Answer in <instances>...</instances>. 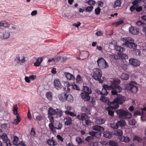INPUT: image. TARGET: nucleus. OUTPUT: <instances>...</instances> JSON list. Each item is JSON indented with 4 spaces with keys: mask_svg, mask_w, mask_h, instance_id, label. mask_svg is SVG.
Here are the masks:
<instances>
[{
    "mask_svg": "<svg viewBox=\"0 0 146 146\" xmlns=\"http://www.w3.org/2000/svg\"><path fill=\"white\" fill-rule=\"evenodd\" d=\"M141 2V0H135L132 3V4L133 5L130 7V10L131 11L133 12L134 11L135 7L137 6H138L139 5L138 4L140 3Z\"/></svg>",
    "mask_w": 146,
    "mask_h": 146,
    "instance_id": "obj_20",
    "label": "nucleus"
},
{
    "mask_svg": "<svg viewBox=\"0 0 146 146\" xmlns=\"http://www.w3.org/2000/svg\"><path fill=\"white\" fill-rule=\"evenodd\" d=\"M44 119V117L43 115H38L36 116L35 120L37 121H41Z\"/></svg>",
    "mask_w": 146,
    "mask_h": 146,
    "instance_id": "obj_46",
    "label": "nucleus"
},
{
    "mask_svg": "<svg viewBox=\"0 0 146 146\" xmlns=\"http://www.w3.org/2000/svg\"><path fill=\"white\" fill-rule=\"evenodd\" d=\"M87 3L89 5L91 6L95 5L96 4V2L93 0H90L88 1Z\"/></svg>",
    "mask_w": 146,
    "mask_h": 146,
    "instance_id": "obj_54",
    "label": "nucleus"
},
{
    "mask_svg": "<svg viewBox=\"0 0 146 146\" xmlns=\"http://www.w3.org/2000/svg\"><path fill=\"white\" fill-rule=\"evenodd\" d=\"M117 123L118 124V127L119 126L121 127H122L124 126L126 124L125 121L123 120L118 121Z\"/></svg>",
    "mask_w": 146,
    "mask_h": 146,
    "instance_id": "obj_33",
    "label": "nucleus"
},
{
    "mask_svg": "<svg viewBox=\"0 0 146 146\" xmlns=\"http://www.w3.org/2000/svg\"><path fill=\"white\" fill-rule=\"evenodd\" d=\"M108 104L109 106L108 107H110L111 109L114 110L115 109H117L119 107V105L117 102H115L114 99L113 102H108Z\"/></svg>",
    "mask_w": 146,
    "mask_h": 146,
    "instance_id": "obj_11",
    "label": "nucleus"
},
{
    "mask_svg": "<svg viewBox=\"0 0 146 146\" xmlns=\"http://www.w3.org/2000/svg\"><path fill=\"white\" fill-rule=\"evenodd\" d=\"M19 138L16 136H15L14 137L13 140V143L14 145L16 146H18L19 142L18 141H19Z\"/></svg>",
    "mask_w": 146,
    "mask_h": 146,
    "instance_id": "obj_39",
    "label": "nucleus"
},
{
    "mask_svg": "<svg viewBox=\"0 0 146 146\" xmlns=\"http://www.w3.org/2000/svg\"><path fill=\"white\" fill-rule=\"evenodd\" d=\"M89 105L91 106H93L96 104L95 100L93 98H91L90 101L89 102Z\"/></svg>",
    "mask_w": 146,
    "mask_h": 146,
    "instance_id": "obj_51",
    "label": "nucleus"
},
{
    "mask_svg": "<svg viewBox=\"0 0 146 146\" xmlns=\"http://www.w3.org/2000/svg\"><path fill=\"white\" fill-rule=\"evenodd\" d=\"M106 110L108 111L109 115L112 117L114 116V111L113 110V109H111L110 107H107Z\"/></svg>",
    "mask_w": 146,
    "mask_h": 146,
    "instance_id": "obj_35",
    "label": "nucleus"
},
{
    "mask_svg": "<svg viewBox=\"0 0 146 146\" xmlns=\"http://www.w3.org/2000/svg\"><path fill=\"white\" fill-rule=\"evenodd\" d=\"M3 38L4 39L9 38L10 36V33L8 32H4L3 33Z\"/></svg>",
    "mask_w": 146,
    "mask_h": 146,
    "instance_id": "obj_40",
    "label": "nucleus"
},
{
    "mask_svg": "<svg viewBox=\"0 0 146 146\" xmlns=\"http://www.w3.org/2000/svg\"><path fill=\"white\" fill-rule=\"evenodd\" d=\"M83 92L90 94L92 93V91L90 88L87 86H84L83 88Z\"/></svg>",
    "mask_w": 146,
    "mask_h": 146,
    "instance_id": "obj_26",
    "label": "nucleus"
},
{
    "mask_svg": "<svg viewBox=\"0 0 146 146\" xmlns=\"http://www.w3.org/2000/svg\"><path fill=\"white\" fill-rule=\"evenodd\" d=\"M57 137L58 139L60 140L61 142H62L63 141V139L62 137L59 135H57Z\"/></svg>",
    "mask_w": 146,
    "mask_h": 146,
    "instance_id": "obj_63",
    "label": "nucleus"
},
{
    "mask_svg": "<svg viewBox=\"0 0 146 146\" xmlns=\"http://www.w3.org/2000/svg\"><path fill=\"white\" fill-rule=\"evenodd\" d=\"M107 99L105 97L101 96L100 98V100L103 102H106L107 101Z\"/></svg>",
    "mask_w": 146,
    "mask_h": 146,
    "instance_id": "obj_60",
    "label": "nucleus"
},
{
    "mask_svg": "<svg viewBox=\"0 0 146 146\" xmlns=\"http://www.w3.org/2000/svg\"><path fill=\"white\" fill-rule=\"evenodd\" d=\"M47 144L50 145L54 146L56 145V143L53 139H49L47 141Z\"/></svg>",
    "mask_w": 146,
    "mask_h": 146,
    "instance_id": "obj_37",
    "label": "nucleus"
},
{
    "mask_svg": "<svg viewBox=\"0 0 146 146\" xmlns=\"http://www.w3.org/2000/svg\"><path fill=\"white\" fill-rule=\"evenodd\" d=\"M64 98H63V96L61 94H60L58 96V97L59 99V100L61 102H64L66 101L65 99V98L64 96Z\"/></svg>",
    "mask_w": 146,
    "mask_h": 146,
    "instance_id": "obj_59",
    "label": "nucleus"
},
{
    "mask_svg": "<svg viewBox=\"0 0 146 146\" xmlns=\"http://www.w3.org/2000/svg\"><path fill=\"white\" fill-rule=\"evenodd\" d=\"M136 24L139 26H141L143 27L145 25V23H144L140 21H137L136 22Z\"/></svg>",
    "mask_w": 146,
    "mask_h": 146,
    "instance_id": "obj_53",
    "label": "nucleus"
},
{
    "mask_svg": "<svg viewBox=\"0 0 146 146\" xmlns=\"http://www.w3.org/2000/svg\"><path fill=\"white\" fill-rule=\"evenodd\" d=\"M64 97L65 98V100H67L69 102L72 103L73 102V98L71 95L68 96L65 93L64 94Z\"/></svg>",
    "mask_w": 146,
    "mask_h": 146,
    "instance_id": "obj_25",
    "label": "nucleus"
},
{
    "mask_svg": "<svg viewBox=\"0 0 146 146\" xmlns=\"http://www.w3.org/2000/svg\"><path fill=\"white\" fill-rule=\"evenodd\" d=\"M137 84L135 82L130 81L127 84L125 87L126 90L131 91L132 93L137 92L138 88L137 86Z\"/></svg>",
    "mask_w": 146,
    "mask_h": 146,
    "instance_id": "obj_6",
    "label": "nucleus"
},
{
    "mask_svg": "<svg viewBox=\"0 0 146 146\" xmlns=\"http://www.w3.org/2000/svg\"><path fill=\"white\" fill-rule=\"evenodd\" d=\"M90 94L82 92L80 94L81 98L84 101H88L90 100Z\"/></svg>",
    "mask_w": 146,
    "mask_h": 146,
    "instance_id": "obj_17",
    "label": "nucleus"
},
{
    "mask_svg": "<svg viewBox=\"0 0 146 146\" xmlns=\"http://www.w3.org/2000/svg\"><path fill=\"white\" fill-rule=\"evenodd\" d=\"M2 139L3 144H8L9 143H11L10 140L8 138L7 136L6 133H3L1 135L0 139Z\"/></svg>",
    "mask_w": 146,
    "mask_h": 146,
    "instance_id": "obj_13",
    "label": "nucleus"
},
{
    "mask_svg": "<svg viewBox=\"0 0 146 146\" xmlns=\"http://www.w3.org/2000/svg\"><path fill=\"white\" fill-rule=\"evenodd\" d=\"M64 122L65 125H70L72 124V120L70 117L67 116L64 118Z\"/></svg>",
    "mask_w": 146,
    "mask_h": 146,
    "instance_id": "obj_19",
    "label": "nucleus"
},
{
    "mask_svg": "<svg viewBox=\"0 0 146 146\" xmlns=\"http://www.w3.org/2000/svg\"><path fill=\"white\" fill-rule=\"evenodd\" d=\"M103 88L102 89V95H107L108 93V91L110 90V88L111 86L105 84L103 85Z\"/></svg>",
    "mask_w": 146,
    "mask_h": 146,
    "instance_id": "obj_10",
    "label": "nucleus"
},
{
    "mask_svg": "<svg viewBox=\"0 0 146 146\" xmlns=\"http://www.w3.org/2000/svg\"><path fill=\"white\" fill-rule=\"evenodd\" d=\"M133 140H136L138 142H140L142 140V139L138 136H135Z\"/></svg>",
    "mask_w": 146,
    "mask_h": 146,
    "instance_id": "obj_62",
    "label": "nucleus"
},
{
    "mask_svg": "<svg viewBox=\"0 0 146 146\" xmlns=\"http://www.w3.org/2000/svg\"><path fill=\"white\" fill-rule=\"evenodd\" d=\"M105 122V120L102 118H99L96 120V123L98 124H104Z\"/></svg>",
    "mask_w": 146,
    "mask_h": 146,
    "instance_id": "obj_41",
    "label": "nucleus"
},
{
    "mask_svg": "<svg viewBox=\"0 0 146 146\" xmlns=\"http://www.w3.org/2000/svg\"><path fill=\"white\" fill-rule=\"evenodd\" d=\"M123 134L122 130L118 129L115 131V134L118 136H121Z\"/></svg>",
    "mask_w": 146,
    "mask_h": 146,
    "instance_id": "obj_38",
    "label": "nucleus"
},
{
    "mask_svg": "<svg viewBox=\"0 0 146 146\" xmlns=\"http://www.w3.org/2000/svg\"><path fill=\"white\" fill-rule=\"evenodd\" d=\"M92 129L94 130L100 131L101 132H103L104 131L103 127L98 125L94 126Z\"/></svg>",
    "mask_w": 146,
    "mask_h": 146,
    "instance_id": "obj_24",
    "label": "nucleus"
},
{
    "mask_svg": "<svg viewBox=\"0 0 146 146\" xmlns=\"http://www.w3.org/2000/svg\"><path fill=\"white\" fill-rule=\"evenodd\" d=\"M134 10H136L137 12H139L142 10V8L141 6H137L135 7Z\"/></svg>",
    "mask_w": 146,
    "mask_h": 146,
    "instance_id": "obj_55",
    "label": "nucleus"
},
{
    "mask_svg": "<svg viewBox=\"0 0 146 146\" xmlns=\"http://www.w3.org/2000/svg\"><path fill=\"white\" fill-rule=\"evenodd\" d=\"M94 7L92 6L88 7L86 8L85 10L86 12H90L93 9Z\"/></svg>",
    "mask_w": 146,
    "mask_h": 146,
    "instance_id": "obj_56",
    "label": "nucleus"
},
{
    "mask_svg": "<svg viewBox=\"0 0 146 146\" xmlns=\"http://www.w3.org/2000/svg\"><path fill=\"white\" fill-rule=\"evenodd\" d=\"M101 12V9L99 7H98L95 10V13L97 15L100 14Z\"/></svg>",
    "mask_w": 146,
    "mask_h": 146,
    "instance_id": "obj_58",
    "label": "nucleus"
},
{
    "mask_svg": "<svg viewBox=\"0 0 146 146\" xmlns=\"http://www.w3.org/2000/svg\"><path fill=\"white\" fill-rule=\"evenodd\" d=\"M94 139V138L91 136H88L85 139V140L88 142H91Z\"/></svg>",
    "mask_w": 146,
    "mask_h": 146,
    "instance_id": "obj_44",
    "label": "nucleus"
},
{
    "mask_svg": "<svg viewBox=\"0 0 146 146\" xmlns=\"http://www.w3.org/2000/svg\"><path fill=\"white\" fill-rule=\"evenodd\" d=\"M76 141L78 145H81L84 142V140L80 137H77L76 138Z\"/></svg>",
    "mask_w": 146,
    "mask_h": 146,
    "instance_id": "obj_36",
    "label": "nucleus"
},
{
    "mask_svg": "<svg viewBox=\"0 0 146 146\" xmlns=\"http://www.w3.org/2000/svg\"><path fill=\"white\" fill-rule=\"evenodd\" d=\"M64 74L66 77V78L68 80H75V78L71 74L67 72H65Z\"/></svg>",
    "mask_w": 146,
    "mask_h": 146,
    "instance_id": "obj_23",
    "label": "nucleus"
},
{
    "mask_svg": "<svg viewBox=\"0 0 146 146\" xmlns=\"http://www.w3.org/2000/svg\"><path fill=\"white\" fill-rule=\"evenodd\" d=\"M114 48L116 50L121 52H122L125 50V49L124 48L117 45L114 46Z\"/></svg>",
    "mask_w": 146,
    "mask_h": 146,
    "instance_id": "obj_32",
    "label": "nucleus"
},
{
    "mask_svg": "<svg viewBox=\"0 0 146 146\" xmlns=\"http://www.w3.org/2000/svg\"><path fill=\"white\" fill-rule=\"evenodd\" d=\"M64 84L65 86L67 87V90H66V88H64V90L67 92H69L71 89H72L73 88H74V85H73V83H70L68 82H65Z\"/></svg>",
    "mask_w": 146,
    "mask_h": 146,
    "instance_id": "obj_16",
    "label": "nucleus"
},
{
    "mask_svg": "<svg viewBox=\"0 0 146 146\" xmlns=\"http://www.w3.org/2000/svg\"><path fill=\"white\" fill-rule=\"evenodd\" d=\"M25 58L24 57H22L21 58L19 55H17L15 58V60L18 64H21L24 62L25 61Z\"/></svg>",
    "mask_w": 146,
    "mask_h": 146,
    "instance_id": "obj_22",
    "label": "nucleus"
},
{
    "mask_svg": "<svg viewBox=\"0 0 146 146\" xmlns=\"http://www.w3.org/2000/svg\"><path fill=\"white\" fill-rule=\"evenodd\" d=\"M10 26V24L9 23L6 21H2L0 22V28L2 29L9 28Z\"/></svg>",
    "mask_w": 146,
    "mask_h": 146,
    "instance_id": "obj_15",
    "label": "nucleus"
},
{
    "mask_svg": "<svg viewBox=\"0 0 146 146\" xmlns=\"http://www.w3.org/2000/svg\"><path fill=\"white\" fill-rule=\"evenodd\" d=\"M98 7H102L104 4V3L101 1H99L98 2Z\"/></svg>",
    "mask_w": 146,
    "mask_h": 146,
    "instance_id": "obj_61",
    "label": "nucleus"
},
{
    "mask_svg": "<svg viewBox=\"0 0 146 146\" xmlns=\"http://www.w3.org/2000/svg\"><path fill=\"white\" fill-rule=\"evenodd\" d=\"M111 84L110 86L111 93L113 95H116L117 93L120 92L121 90V88L118 85L120 82V80L119 79L116 78L110 81Z\"/></svg>",
    "mask_w": 146,
    "mask_h": 146,
    "instance_id": "obj_2",
    "label": "nucleus"
},
{
    "mask_svg": "<svg viewBox=\"0 0 146 146\" xmlns=\"http://www.w3.org/2000/svg\"><path fill=\"white\" fill-rule=\"evenodd\" d=\"M108 57L112 59L117 60L119 59V56H117V54H114L111 53L108 54Z\"/></svg>",
    "mask_w": 146,
    "mask_h": 146,
    "instance_id": "obj_28",
    "label": "nucleus"
},
{
    "mask_svg": "<svg viewBox=\"0 0 146 146\" xmlns=\"http://www.w3.org/2000/svg\"><path fill=\"white\" fill-rule=\"evenodd\" d=\"M143 110H142V109L141 111H137L133 113V115L134 116L136 115H141L143 114Z\"/></svg>",
    "mask_w": 146,
    "mask_h": 146,
    "instance_id": "obj_47",
    "label": "nucleus"
},
{
    "mask_svg": "<svg viewBox=\"0 0 146 146\" xmlns=\"http://www.w3.org/2000/svg\"><path fill=\"white\" fill-rule=\"evenodd\" d=\"M116 112L119 117L123 118L129 119L132 117V114L131 113L122 109L117 110Z\"/></svg>",
    "mask_w": 146,
    "mask_h": 146,
    "instance_id": "obj_5",
    "label": "nucleus"
},
{
    "mask_svg": "<svg viewBox=\"0 0 146 146\" xmlns=\"http://www.w3.org/2000/svg\"><path fill=\"white\" fill-rule=\"evenodd\" d=\"M87 115L84 113H81L77 115V118L78 119L82 121L86 120L87 118Z\"/></svg>",
    "mask_w": 146,
    "mask_h": 146,
    "instance_id": "obj_21",
    "label": "nucleus"
},
{
    "mask_svg": "<svg viewBox=\"0 0 146 146\" xmlns=\"http://www.w3.org/2000/svg\"><path fill=\"white\" fill-rule=\"evenodd\" d=\"M98 66L102 69L107 68L108 65L106 61L103 58H99L97 61Z\"/></svg>",
    "mask_w": 146,
    "mask_h": 146,
    "instance_id": "obj_8",
    "label": "nucleus"
},
{
    "mask_svg": "<svg viewBox=\"0 0 146 146\" xmlns=\"http://www.w3.org/2000/svg\"><path fill=\"white\" fill-rule=\"evenodd\" d=\"M129 62L130 64L135 67L138 66L140 64V62L139 61L134 58L130 59Z\"/></svg>",
    "mask_w": 146,
    "mask_h": 146,
    "instance_id": "obj_14",
    "label": "nucleus"
},
{
    "mask_svg": "<svg viewBox=\"0 0 146 146\" xmlns=\"http://www.w3.org/2000/svg\"><path fill=\"white\" fill-rule=\"evenodd\" d=\"M119 139L120 141L124 142L125 143H128L131 140V139L129 137L124 136H121L119 138Z\"/></svg>",
    "mask_w": 146,
    "mask_h": 146,
    "instance_id": "obj_27",
    "label": "nucleus"
},
{
    "mask_svg": "<svg viewBox=\"0 0 146 146\" xmlns=\"http://www.w3.org/2000/svg\"><path fill=\"white\" fill-rule=\"evenodd\" d=\"M121 4L120 0H116L115 2L113 7L114 8H116L117 7H119L121 6Z\"/></svg>",
    "mask_w": 146,
    "mask_h": 146,
    "instance_id": "obj_43",
    "label": "nucleus"
},
{
    "mask_svg": "<svg viewBox=\"0 0 146 146\" xmlns=\"http://www.w3.org/2000/svg\"><path fill=\"white\" fill-rule=\"evenodd\" d=\"M125 98L123 96L119 94L117 95V97L114 99L115 102H117L119 104H121L125 101Z\"/></svg>",
    "mask_w": 146,
    "mask_h": 146,
    "instance_id": "obj_9",
    "label": "nucleus"
},
{
    "mask_svg": "<svg viewBox=\"0 0 146 146\" xmlns=\"http://www.w3.org/2000/svg\"><path fill=\"white\" fill-rule=\"evenodd\" d=\"M65 113L66 114L69 115H70L72 116L75 117L76 116V115L72 111H70L68 110L65 111Z\"/></svg>",
    "mask_w": 146,
    "mask_h": 146,
    "instance_id": "obj_48",
    "label": "nucleus"
},
{
    "mask_svg": "<svg viewBox=\"0 0 146 146\" xmlns=\"http://www.w3.org/2000/svg\"><path fill=\"white\" fill-rule=\"evenodd\" d=\"M98 133L97 132H96L93 131H90L89 132V134L90 135V136H92L94 138L95 137H97L96 136V134Z\"/></svg>",
    "mask_w": 146,
    "mask_h": 146,
    "instance_id": "obj_50",
    "label": "nucleus"
},
{
    "mask_svg": "<svg viewBox=\"0 0 146 146\" xmlns=\"http://www.w3.org/2000/svg\"><path fill=\"white\" fill-rule=\"evenodd\" d=\"M124 23V21L123 20H120L119 21H117V22L114 23L113 24H115L117 26H118L123 24Z\"/></svg>",
    "mask_w": 146,
    "mask_h": 146,
    "instance_id": "obj_57",
    "label": "nucleus"
},
{
    "mask_svg": "<svg viewBox=\"0 0 146 146\" xmlns=\"http://www.w3.org/2000/svg\"><path fill=\"white\" fill-rule=\"evenodd\" d=\"M16 119L14 121V122L16 125H18L21 121V117L19 115L16 116Z\"/></svg>",
    "mask_w": 146,
    "mask_h": 146,
    "instance_id": "obj_45",
    "label": "nucleus"
},
{
    "mask_svg": "<svg viewBox=\"0 0 146 146\" xmlns=\"http://www.w3.org/2000/svg\"><path fill=\"white\" fill-rule=\"evenodd\" d=\"M121 40L124 42L122 44L123 45L134 49L133 51L134 54L136 56H140L141 55V53L140 50L138 49H136L137 44L132 42L134 41L133 39L130 37H125L122 38Z\"/></svg>",
    "mask_w": 146,
    "mask_h": 146,
    "instance_id": "obj_1",
    "label": "nucleus"
},
{
    "mask_svg": "<svg viewBox=\"0 0 146 146\" xmlns=\"http://www.w3.org/2000/svg\"><path fill=\"white\" fill-rule=\"evenodd\" d=\"M104 136L105 137L110 139L112 137L113 134L111 132L108 131H106L103 133Z\"/></svg>",
    "mask_w": 146,
    "mask_h": 146,
    "instance_id": "obj_30",
    "label": "nucleus"
},
{
    "mask_svg": "<svg viewBox=\"0 0 146 146\" xmlns=\"http://www.w3.org/2000/svg\"><path fill=\"white\" fill-rule=\"evenodd\" d=\"M55 88L57 90H59L62 88V85L58 79L56 78L54 80L53 83Z\"/></svg>",
    "mask_w": 146,
    "mask_h": 146,
    "instance_id": "obj_12",
    "label": "nucleus"
},
{
    "mask_svg": "<svg viewBox=\"0 0 146 146\" xmlns=\"http://www.w3.org/2000/svg\"><path fill=\"white\" fill-rule=\"evenodd\" d=\"M50 123L48 124L49 129L53 133H56V129L58 130H61L62 128V124L58 121H56L54 123V119L50 121Z\"/></svg>",
    "mask_w": 146,
    "mask_h": 146,
    "instance_id": "obj_4",
    "label": "nucleus"
},
{
    "mask_svg": "<svg viewBox=\"0 0 146 146\" xmlns=\"http://www.w3.org/2000/svg\"><path fill=\"white\" fill-rule=\"evenodd\" d=\"M46 96L47 98L51 100L52 99V93L50 92H48L46 93Z\"/></svg>",
    "mask_w": 146,
    "mask_h": 146,
    "instance_id": "obj_42",
    "label": "nucleus"
},
{
    "mask_svg": "<svg viewBox=\"0 0 146 146\" xmlns=\"http://www.w3.org/2000/svg\"><path fill=\"white\" fill-rule=\"evenodd\" d=\"M102 74V72L100 69L95 68L94 69L93 76V78L95 80L98 81L100 83H102L103 82V80L101 79Z\"/></svg>",
    "mask_w": 146,
    "mask_h": 146,
    "instance_id": "obj_7",
    "label": "nucleus"
},
{
    "mask_svg": "<svg viewBox=\"0 0 146 146\" xmlns=\"http://www.w3.org/2000/svg\"><path fill=\"white\" fill-rule=\"evenodd\" d=\"M64 58L61 56L58 57L56 59L52 58L49 59L48 60V62H50L52 61H54V62H56L57 61L60 60L61 59L64 61L63 59Z\"/></svg>",
    "mask_w": 146,
    "mask_h": 146,
    "instance_id": "obj_29",
    "label": "nucleus"
},
{
    "mask_svg": "<svg viewBox=\"0 0 146 146\" xmlns=\"http://www.w3.org/2000/svg\"><path fill=\"white\" fill-rule=\"evenodd\" d=\"M110 146H118V144L114 141H110L109 142Z\"/></svg>",
    "mask_w": 146,
    "mask_h": 146,
    "instance_id": "obj_49",
    "label": "nucleus"
},
{
    "mask_svg": "<svg viewBox=\"0 0 146 146\" xmlns=\"http://www.w3.org/2000/svg\"><path fill=\"white\" fill-rule=\"evenodd\" d=\"M90 146H99L98 143L97 142H92L90 144Z\"/></svg>",
    "mask_w": 146,
    "mask_h": 146,
    "instance_id": "obj_64",
    "label": "nucleus"
},
{
    "mask_svg": "<svg viewBox=\"0 0 146 146\" xmlns=\"http://www.w3.org/2000/svg\"><path fill=\"white\" fill-rule=\"evenodd\" d=\"M111 127L113 129H117L118 128V124L117 123H113L110 124Z\"/></svg>",
    "mask_w": 146,
    "mask_h": 146,
    "instance_id": "obj_52",
    "label": "nucleus"
},
{
    "mask_svg": "<svg viewBox=\"0 0 146 146\" xmlns=\"http://www.w3.org/2000/svg\"><path fill=\"white\" fill-rule=\"evenodd\" d=\"M121 78L123 80H127L129 79V76L127 74L123 73L121 75Z\"/></svg>",
    "mask_w": 146,
    "mask_h": 146,
    "instance_id": "obj_34",
    "label": "nucleus"
},
{
    "mask_svg": "<svg viewBox=\"0 0 146 146\" xmlns=\"http://www.w3.org/2000/svg\"><path fill=\"white\" fill-rule=\"evenodd\" d=\"M117 56H119V58L118 59H127L128 58V56L127 55L121 53H118Z\"/></svg>",
    "mask_w": 146,
    "mask_h": 146,
    "instance_id": "obj_31",
    "label": "nucleus"
},
{
    "mask_svg": "<svg viewBox=\"0 0 146 146\" xmlns=\"http://www.w3.org/2000/svg\"><path fill=\"white\" fill-rule=\"evenodd\" d=\"M62 115V113L60 110L58 109L55 110L52 108H49L48 111V117L49 121L54 119V118H58L61 117Z\"/></svg>",
    "mask_w": 146,
    "mask_h": 146,
    "instance_id": "obj_3",
    "label": "nucleus"
},
{
    "mask_svg": "<svg viewBox=\"0 0 146 146\" xmlns=\"http://www.w3.org/2000/svg\"><path fill=\"white\" fill-rule=\"evenodd\" d=\"M129 32L133 35H137L139 33V31L137 27L131 26L129 28Z\"/></svg>",
    "mask_w": 146,
    "mask_h": 146,
    "instance_id": "obj_18",
    "label": "nucleus"
}]
</instances>
